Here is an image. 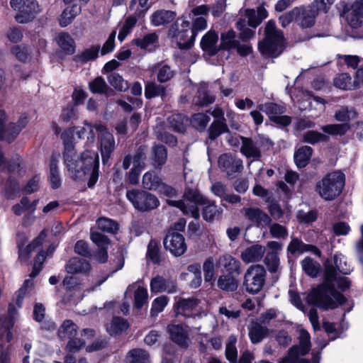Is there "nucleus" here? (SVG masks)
I'll list each match as a JSON object with an SVG mask.
<instances>
[{"label": "nucleus", "instance_id": "1", "mask_svg": "<svg viewBox=\"0 0 363 363\" xmlns=\"http://www.w3.org/2000/svg\"><path fill=\"white\" fill-rule=\"evenodd\" d=\"M83 127H72L62 133L65 152V162L69 174L74 180L83 181L88 179L89 187H92L99 179V155L94 151L85 150L80 157L75 156L72 152L74 145L69 140V136L75 133L79 138H87V143L93 144L95 134L98 133L97 127L101 124L91 125L85 122Z\"/></svg>", "mask_w": 363, "mask_h": 363}, {"label": "nucleus", "instance_id": "2", "mask_svg": "<svg viewBox=\"0 0 363 363\" xmlns=\"http://www.w3.org/2000/svg\"><path fill=\"white\" fill-rule=\"evenodd\" d=\"M335 287L345 290L350 281L340 274L333 267L325 268V282L314 288L308 294L306 301L323 310L334 309L345 301V296L335 290Z\"/></svg>", "mask_w": 363, "mask_h": 363}, {"label": "nucleus", "instance_id": "3", "mask_svg": "<svg viewBox=\"0 0 363 363\" xmlns=\"http://www.w3.org/2000/svg\"><path fill=\"white\" fill-rule=\"evenodd\" d=\"M167 203L170 206L179 208L184 214L190 215L194 218H199V206L204 205L203 217L206 221H213L218 218L223 211L214 202L207 200L193 186H186L183 199L167 200Z\"/></svg>", "mask_w": 363, "mask_h": 363}, {"label": "nucleus", "instance_id": "4", "mask_svg": "<svg viewBox=\"0 0 363 363\" xmlns=\"http://www.w3.org/2000/svg\"><path fill=\"white\" fill-rule=\"evenodd\" d=\"M264 34V38L259 43L260 52L267 57H278L286 48L283 32L277 28L274 20H269L266 24Z\"/></svg>", "mask_w": 363, "mask_h": 363}, {"label": "nucleus", "instance_id": "5", "mask_svg": "<svg viewBox=\"0 0 363 363\" xmlns=\"http://www.w3.org/2000/svg\"><path fill=\"white\" fill-rule=\"evenodd\" d=\"M345 183V174L335 171L328 173L316 184V191L326 201H331L342 192Z\"/></svg>", "mask_w": 363, "mask_h": 363}, {"label": "nucleus", "instance_id": "6", "mask_svg": "<svg viewBox=\"0 0 363 363\" xmlns=\"http://www.w3.org/2000/svg\"><path fill=\"white\" fill-rule=\"evenodd\" d=\"M174 308L177 315H182L186 318L206 315L207 311L206 303L196 298H176Z\"/></svg>", "mask_w": 363, "mask_h": 363}, {"label": "nucleus", "instance_id": "7", "mask_svg": "<svg viewBox=\"0 0 363 363\" xmlns=\"http://www.w3.org/2000/svg\"><path fill=\"white\" fill-rule=\"evenodd\" d=\"M11 8L17 11L16 21L19 23L32 21L42 9L35 0H11Z\"/></svg>", "mask_w": 363, "mask_h": 363}, {"label": "nucleus", "instance_id": "8", "mask_svg": "<svg viewBox=\"0 0 363 363\" xmlns=\"http://www.w3.org/2000/svg\"><path fill=\"white\" fill-rule=\"evenodd\" d=\"M126 197L135 209L143 212L153 210L160 205L158 199L145 190H128Z\"/></svg>", "mask_w": 363, "mask_h": 363}, {"label": "nucleus", "instance_id": "9", "mask_svg": "<svg viewBox=\"0 0 363 363\" xmlns=\"http://www.w3.org/2000/svg\"><path fill=\"white\" fill-rule=\"evenodd\" d=\"M266 270L261 264L250 266L244 277V286L247 291L251 294L258 293L265 283Z\"/></svg>", "mask_w": 363, "mask_h": 363}, {"label": "nucleus", "instance_id": "10", "mask_svg": "<svg viewBox=\"0 0 363 363\" xmlns=\"http://www.w3.org/2000/svg\"><path fill=\"white\" fill-rule=\"evenodd\" d=\"M14 325V314L13 306H10L9 314L5 318L0 319V363H10V354L8 348H1V343H9L12 339L11 329Z\"/></svg>", "mask_w": 363, "mask_h": 363}, {"label": "nucleus", "instance_id": "11", "mask_svg": "<svg viewBox=\"0 0 363 363\" xmlns=\"http://www.w3.org/2000/svg\"><path fill=\"white\" fill-rule=\"evenodd\" d=\"M299 346H293L289 351L283 363H298V355L306 354L311 349V337L308 331L301 328L298 330Z\"/></svg>", "mask_w": 363, "mask_h": 363}, {"label": "nucleus", "instance_id": "12", "mask_svg": "<svg viewBox=\"0 0 363 363\" xmlns=\"http://www.w3.org/2000/svg\"><path fill=\"white\" fill-rule=\"evenodd\" d=\"M97 129L102 162L106 164L115 149V140L113 135L104 125L98 126Z\"/></svg>", "mask_w": 363, "mask_h": 363}, {"label": "nucleus", "instance_id": "13", "mask_svg": "<svg viewBox=\"0 0 363 363\" xmlns=\"http://www.w3.org/2000/svg\"><path fill=\"white\" fill-rule=\"evenodd\" d=\"M166 250H169L174 256H181L186 250L184 236L179 232L169 230L164 240Z\"/></svg>", "mask_w": 363, "mask_h": 363}, {"label": "nucleus", "instance_id": "14", "mask_svg": "<svg viewBox=\"0 0 363 363\" xmlns=\"http://www.w3.org/2000/svg\"><path fill=\"white\" fill-rule=\"evenodd\" d=\"M257 108L259 111L264 112L271 121L278 124L286 126L291 123L290 117L282 115L285 111L283 106L270 102L259 104L258 105Z\"/></svg>", "mask_w": 363, "mask_h": 363}, {"label": "nucleus", "instance_id": "15", "mask_svg": "<svg viewBox=\"0 0 363 363\" xmlns=\"http://www.w3.org/2000/svg\"><path fill=\"white\" fill-rule=\"evenodd\" d=\"M219 169L226 173L228 177L240 173L243 169L242 160L230 153L221 155L218 158Z\"/></svg>", "mask_w": 363, "mask_h": 363}, {"label": "nucleus", "instance_id": "16", "mask_svg": "<svg viewBox=\"0 0 363 363\" xmlns=\"http://www.w3.org/2000/svg\"><path fill=\"white\" fill-rule=\"evenodd\" d=\"M175 24L169 31V35L174 38L177 42V46L180 49H188L193 45L195 38H192V34L189 38V23L184 21L182 24V28H177Z\"/></svg>", "mask_w": 363, "mask_h": 363}, {"label": "nucleus", "instance_id": "17", "mask_svg": "<svg viewBox=\"0 0 363 363\" xmlns=\"http://www.w3.org/2000/svg\"><path fill=\"white\" fill-rule=\"evenodd\" d=\"M347 23L351 28H358L363 25V0L354 1L345 11Z\"/></svg>", "mask_w": 363, "mask_h": 363}, {"label": "nucleus", "instance_id": "18", "mask_svg": "<svg viewBox=\"0 0 363 363\" xmlns=\"http://www.w3.org/2000/svg\"><path fill=\"white\" fill-rule=\"evenodd\" d=\"M150 286L151 292L154 294L162 292L174 294L178 290L176 281L165 279L159 275L151 279Z\"/></svg>", "mask_w": 363, "mask_h": 363}, {"label": "nucleus", "instance_id": "19", "mask_svg": "<svg viewBox=\"0 0 363 363\" xmlns=\"http://www.w3.org/2000/svg\"><path fill=\"white\" fill-rule=\"evenodd\" d=\"M28 122V116L26 113L21 115L17 124L9 123L6 125V130L1 131V140L7 142L13 141L21 130L26 127Z\"/></svg>", "mask_w": 363, "mask_h": 363}, {"label": "nucleus", "instance_id": "20", "mask_svg": "<svg viewBox=\"0 0 363 363\" xmlns=\"http://www.w3.org/2000/svg\"><path fill=\"white\" fill-rule=\"evenodd\" d=\"M242 211L246 218L257 227H264L271 223L270 217L258 208H245Z\"/></svg>", "mask_w": 363, "mask_h": 363}, {"label": "nucleus", "instance_id": "21", "mask_svg": "<svg viewBox=\"0 0 363 363\" xmlns=\"http://www.w3.org/2000/svg\"><path fill=\"white\" fill-rule=\"evenodd\" d=\"M218 41V34L214 30H210L201 38V48L209 56L215 55L220 50Z\"/></svg>", "mask_w": 363, "mask_h": 363}, {"label": "nucleus", "instance_id": "22", "mask_svg": "<svg viewBox=\"0 0 363 363\" xmlns=\"http://www.w3.org/2000/svg\"><path fill=\"white\" fill-rule=\"evenodd\" d=\"M240 140L242 141L240 152L242 155L253 160H259L261 157V150L258 146L256 139L253 140L250 138L241 136Z\"/></svg>", "mask_w": 363, "mask_h": 363}, {"label": "nucleus", "instance_id": "23", "mask_svg": "<svg viewBox=\"0 0 363 363\" xmlns=\"http://www.w3.org/2000/svg\"><path fill=\"white\" fill-rule=\"evenodd\" d=\"M167 329L171 339L174 342L182 347L188 346L189 327L172 324L168 325Z\"/></svg>", "mask_w": 363, "mask_h": 363}, {"label": "nucleus", "instance_id": "24", "mask_svg": "<svg viewBox=\"0 0 363 363\" xmlns=\"http://www.w3.org/2000/svg\"><path fill=\"white\" fill-rule=\"evenodd\" d=\"M145 154L143 149L140 150L135 153L133 157V167L129 172L128 182L132 184H136L139 181V175L141 170L144 168Z\"/></svg>", "mask_w": 363, "mask_h": 363}, {"label": "nucleus", "instance_id": "25", "mask_svg": "<svg viewBox=\"0 0 363 363\" xmlns=\"http://www.w3.org/2000/svg\"><path fill=\"white\" fill-rule=\"evenodd\" d=\"M265 253V247L261 245H254L245 248L240 257L245 263L257 262L262 260Z\"/></svg>", "mask_w": 363, "mask_h": 363}, {"label": "nucleus", "instance_id": "26", "mask_svg": "<svg viewBox=\"0 0 363 363\" xmlns=\"http://www.w3.org/2000/svg\"><path fill=\"white\" fill-rule=\"evenodd\" d=\"M132 291H134L135 306L137 308H140L147 301V290L140 282L137 281L128 286L125 294Z\"/></svg>", "mask_w": 363, "mask_h": 363}, {"label": "nucleus", "instance_id": "27", "mask_svg": "<svg viewBox=\"0 0 363 363\" xmlns=\"http://www.w3.org/2000/svg\"><path fill=\"white\" fill-rule=\"evenodd\" d=\"M245 13L248 25L252 28L257 27L268 16V12L264 5L259 6L257 12L254 9H246Z\"/></svg>", "mask_w": 363, "mask_h": 363}, {"label": "nucleus", "instance_id": "28", "mask_svg": "<svg viewBox=\"0 0 363 363\" xmlns=\"http://www.w3.org/2000/svg\"><path fill=\"white\" fill-rule=\"evenodd\" d=\"M176 16V13L174 11L158 10L151 15L150 21L154 26H161L172 22Z\"/></svg>", "mask_w": 363, "mask_h": 363}, {"label": "nucleus", "instance_id": "29", "mask_svg": "<svg viewBox=\"0 0 363 363\" xmlns=\"http://www.w3.org/2000/svg\"><path fill=\"white\" fill-rule=\"evenodd\" d=\"M65 269L69 274H85L90 271L91 267L86 260L73 257L69 260Z\"/></svg>", "mask_w": 363, "mask_h": 363}, {"label": "nucleus", "instance_id": "30", "mask_svg": "<svg viewBox=\"0 0 363 363\" xmlns=\"http://www.w3.org/2000/svg\"><path fill=\"white\" fill-rule=\"evenodd\" d=\"M288 251L291 254H301L304 252H312L313 254L320 256V250L313 245L304 244L298 238H293L287 247Z\"/></svg>", "mask_w": 363, "mask_h": 363}, {"label": "nucleus", "instance_id": "31", "mask_svg": "<svg viewBox=\"0 0 363 363\" xmlns=\"http://www.w3.org/2000/svg\"><path fill=\"white\" fill-rule=\"evenodd\" d=\"M55 41L60 49L67 55H72L75 52V43L72 36L65 32L58 33Z\"/></svg>", "mask_w": 363, "mask_h": 363}, {"label": "nucleus", "instance_id": "32", "mask_svg": "<svg viewBox=\"0 0 363 363\" xmlns=\"http://www.w3.org/2000/svg\"><path fill=\"white\" fill-rule=\"evenodd\" d=\"M334 86L342 90H353L358 87V82L347 73L337 74L333 79Z\"/></svg>", "mask_w": 363, "mask_h": 363}, {"label": "nucleus", "instance_id": "33", "mask_svg": "<svg viewBox=\"0 0 363 363\" xmlns=\"http://www.w3.org/2000/svg\"><path fill=\"white\" fill-rule=\"evenodd\" d=\"M78 327L71 320H65L62 322L57 330V335L61 340H68L76 336Z\"/></svg>", "mask_w": 363, "mask_h": 363}, {"label": "nucleus", "instance_id": "34", "mask_svg": "<svg viewBox=\"0 0 363 363\" xmlns=\"http://www.w3.org/2000/svg\"><path fill=\"white\" fill-rule=\"evenodd\" d=\"M81 12V7L77 4L67 6L59 18V23L62 27L70 24L74 18Z\"/></svg>", "mask_w": 363, "mask_h": 363}, {"label": "nucleus", "instance_id": "35", "mask_svg": "<svg viewBox=\"0 0 363 363\" xmlns=\"http://www.w3.org/2000/svg\"><path fill=\"white\" fill-rule=\"evenodd\" d=\"M218 265L223 267L226 272L233 273L235 272H238L240 263L230 255L225 254L218 258Z\"/></svg>", "mask_w": 363, "mask_h": 363}, {"label": "nucleus", "instance_id": "36", "mask_svg": "<svg viewBox=\"0 0 363 363\" xmlns=\"http://www.w3.org/2000/svg\"><path fill=\"white\" fill-rule=\"evenodd\" d=\"M315 13L312 10L299 8V13L296 16V22L300 27L303 28L312 27L315 23Z\"/></svg>", "mask_w": 363, "mask_h": 363}, {"label": "nucleus", "instance_id": "37", "mask_svg": "<svg viewBox=\"0 0 363 363\" xmlns=\"http://www.w3.org/2000/svg\"><path fill=\"white\" fill-rule=\"evenodd\" d=\"M126 361L128 363H150V355L145 350L135 348L128 352Z\"/></svg>", "mask_w": 363, "mask_h": 363}, {"label": "nucleus", "instance_id": "38", "mask_svg": "<svg viewBox=\"0 0 363 363\" xmlns=\"http://www.w3.org/2000/svg\"><path fill=\"white\" fill-rule=\"evenodd\" d=\"M357 118V113L352 107L342 106L339 108L335 113V118L343 123L350 124V121Z\"/></svg>", "mask_w": 363, "mask_h": 363}, {"label": "nucleus", "instance_id": "39", "mask_svg": "<svg viewBox=\"0 0 363 363\" xmlns=\"http://www.w3.org/2000/svg\"><path fill=\"white\" fill-rule=\"evenodd\" d=\"M239 41L236 39V33L233 30L223 32L220 35V49L230 50L235 49Z\"/></svg>", "mask_w": 363, "mask_h": 363}, {"label": "nucleus", "instance_id": "40", "mask_svg": "<svg viewBox=\"0 0 363 363\" xmlns=\"http://www.w3.org/2000/svg\"><path fill=\"white\" fill-rule=\"evenodd\" d=\"M46 238L45 230H43L38 238H36L32 243L26 247H21L19 248V258L21 261L27 260L28 255L33 252L37 247L40 246Z\"/></svg>", "mask_w": 363, "mask_h": 363}, {"label": "nucleus", "instance_id": "41", "mask_svg": "<svg viewBox=\"0 0 363 363\" xmlns=\"http://www.w3.org/2000/svg\"><path fill=\"white\" fill-rule=\"evenodd\" d=\"M313 150L309 146H303L298 148L294 154V160L298 167H304L309 162Z\"/></svg>", "mask_w": 363, "mask_h": 363}, {"label": "nucleus", "instance_id": "42", "mask_svg": "<svg viewBox=\"0 0 363 363\" xmlns=\"http://www.w3.org/2000/svg\"><path fill=\"white\" fill-rule=\"evenodd\" d=\"M38 201L35 200L30 202L28 197H23L19 203L13 206L12 211L16 216H21L26 211L33 213L35 210Z\"/></svg>", "mask_w": 363, "mask_h": 363}, {"label": "nucleus", "instance_id": "43", "mask_svg": "<svg viewBox=\"0 0 363 363\" xmlns=\"http://www.w3.org/2000/svg\"><path fill=\"white\" fill-rule=\"evenodd\" d=\"M208 138L211 140L216 139L222 133L228 131L225 121L222 120H214L208 128Z\"/></svg>", "mask_w": 363, "mask_h": 363}, {"label": "nucleus", "instance_id": "44", "mask_svg": "<svg viewBox=\"0 0 363 363\" xmlns=\"http://www.w3.org/2000/svg\"><path fill=\"white\" fill-rule=\"evenodd\" d=\"M269 330L259 324L252 325L249 330V336L252 343H258L267 336Z\"/></svg>", "mask_w": 363, "mask_h": 363}, {"label": "nucleus", "instance_id": "45", "mask_svg": "<svg viewBox=\"0 0 363 363\" xmlns=\"http://www.w3.org/2000/svg\"><path fill=\"white\" fill-rule=\"evenodd\" d=\"M109 84L117 91H125L129 88L128 81L125 80L122 76L116 72H111L108 76Z\"/></svg>", "mask_w": 363, "mask_h": 363}, {"label": "nucleus", "instance_id": "46", "mask_svg": "<svg viewBox=\"0 0 363 363\" xmlns=\"http://www.w3.org/2000/svg\"><path fill=\"white\" fill-rule=\"evenodd\" d=\"M160 178L154 172H146L142 180L143 186L148 190L155 191L161 183Z\"/></svg>", "mask_w": 363, "mask_h": 363}, {"label": "nucleus", "instance_id": "47", "mask_svg": "<svg viewBox=\"0 0 363 363\" xmlns=\"http://www.w3.org/2000/svg\"><path fill=\"white\" fill-rule=\"evenodd\" d=\"M145 95L147 99L165 95V87L155 82H148L145 87Z\"/></svg>", "mask_w": 363, "mask_h": 363}, {"label": "nucleus", "instance_id": "48", "mask_svg": "<svg viewBox=\"0 0 363 363\" xmlns=\"http://www.w3.org/2000/svg\"><path fill=\"white\" fill-rule=\"evenodd\" d=\"M238 283L236 279L230 274L222 275L218 280V286L225 291H234L238 288Z\"/></svg>", "mask_w": 363, "mask_h": 363}, {"label": "nucleus", "instance_id": "49", "mask_svg": "<svg viewBox=\"0 0 363 363\" xmlns=\"http://www.w3.org/2000/svg\"><path fill=\"white\" fill-rule=\"evenodd\" d=\"M137 21L138 19L135 16H130L126 18L118 35V38L120 41L122 42L125 40L126 36L131 32L132 29L135 27Z\"/></svg>", "mask_w": 363, "mask_h": 363}, {"label": "nucleus", "instance_id": "50", "mask_svg": "<svg viewBox=\"0 0 363 363\" xmlns=\"http://www.w3.org/2000/svg\"><path fill=\"white\" fill-rule=\"evenodd\" d=\"M350 129V125L348 123L330 124L324 125L321 130L330 135H344Z\"/></svg>", "mask_w": 363, "mask_h": 363}, {"label": "nucleus", "instance_id": "51", "mask_svg": "<svg viewBox=\"0 0 363 363\" xmlns=\"http://www.w3.org/2000/svg\"><path fill=\"white\" fill-rule=\"evenodd\" d=\"M303 270L311 277H316L320 272V264L310 257H306L301 262Z\"/></svg>", "mask_w": 363, "mask_h": 363}, {"label": "nucleus", "instance_id": "52", "mask_svg": "<svg viewBox=\"0 0 363 363\" xmlns=\"http://www.w3.org/2000/svg\"><path fill=\"white\" fill-rule=\"evenodd\" d=\"M128 326L129 325L125 319L121 318H113L110 326L108 328V331L111 335H116L127 330Z\"/></svg>", "mask_w": 363, "mask_h": 363}, {"label": "nucleus", "instance_id": "53", "mask_svg": "<svg viewBox=\"0 0 363 363\" xmlns=\"http://www.w3.org/2000/svg\"><path fill=\"white\" fill-rule=\"evenodd\" d=\"M167 150L163 145H155L152 150V160L155 167L164 164L167 160Z\"/></svg>", "mask_w": 363, "mask_h": 363}, {"label": "nucleus", "instance_id": "54", "mask_svg": "<svg viewBox=\"0 0 363 363\" xmlns=\"http://www.w3.org/2000/svg\"><path fill=\"white\" fill-rule=\"evenodd\" d=\"M169 301V298L166 296H160L156 298L152 303L150 313L152 315H157L162 312Z\"/></svg>", "mask_w": 363, "mask_h": 363}, {"label": "nucleus", "instance_id": "55", "mask_svg": "<svg viewBox=\"0 0 363 363\" xmlns=\"http://www.w3.org/2000/svg\"><path fill=\"white\" fill-rule=\"evenodd\" d=\"M98 228L107 233H114L118 230V224L114 220L107 218H101L97 220Z\"/></svg>", "mask_w": 363, "mask_h": 363}, {"label": "nucleus", "instance_id": "56", "mask_svg": "<svg viewBox=\"0 0 363 363\" xmlns=\"http://www.w3.org/2000/svg\"><path fill=\"white\" fill-rule=\"evenodd\" d=\"M210 121V117L205 113H198L192 116L191 123L196 129L204 130Z\"/></svg>", "mask_w": 363, "mask_h": 363}, {"label": "nucleus", "instance_id": "57", "mask_svg": "<svg viewBox=\"0 0 363 363\" xmlns=\"http://www.w3.org/2000/svg\"><path fill=\"white\" fill-rule=\"evenodd\" d=\"M50 178L51 185L53 189H57L60 186L61 182L57 170V161L54 158L50 161Z\"/></svg>", "mask_w": 363, "mask_h": 363}, {"label": "nucleus", "instance_id": "58", "mask_svg": "<svg viewBox=\"0 0 363 363\" xmlns=\"http://www.w3.org/2000/svg\"><path fill=\"white\" fill-rule=\"evenodd\" d=\"M298 13L299 8H294L279 17V23L283 28L287 27L294 19L296 20V16H298Z\"/></svg>", "mask_w": 363, "mask_h": 363}, {"label": "nucleus", "instance_id": "59", "mask_svg": "<svg viewBox=\"0 0 363 363\" xmlns=\"http://www.w3.org/2000/svg\"><path fill=\"white\" fill-rule=\"evenodd\" d=\"M203 270L205 281L208 282L212 281L215 275V264L212 257H208L203 262Z\"/></svg>", "mask_w": 363, "mask_h": 363}, {"label": "nucleus", "instance_id": "60", "mask_svg": "<svg viewBox=\"0 0 363 363\" xmlns=\"http://www.w3.org/2000/svg\"><path fill=\"white\" fill-rule=\"evenodd\" d=\"M99 48L91 47L85 50L81 54L75 57L76 60L81 62H86L89 60H93L98 57Z\"/></svg>", "mask_w": 363, "mask_h": 363}, {"label": "nucleus", "instance_id": "61", "mask_svg": "<svg viewBox=\"0 0 363 363\" xmlns=\"http://www.w3.org/2000/svg\"><path fill=\"white\" fill-rule=\"evenodd\" d=\"M264 262L269 272H277L279 265V259L277 253L275 252H268L266 255Z\"/></svg>", "mask_w": 363, "mask_h": 363}, {"label": "nucleus", "instance_id": "62", "mask_svg": "<svg viewBox=\"0 0 363 363\" xmlns=\"http://www.w3.org/2000/svg\"><path fill=\"white\" fill-rule=\"evenodd\" d=\"M158 40V36L155 33H148L142 39H136L135 43L138 47L146 49L149 46L154 45Z\"/></svg>", "mask_w": 363, "mask_h": 363}, {"label": "nucleus", "instance_id": "63", "mask_svg": "<svg viewBox=\"0 0 363 363\" xmlns=\"http://www.w3.org/2000/svg\"><path fill=\"white\" fill-rule=\"evenodd\" d=\"M236 339L234 337H230L229 342L226 345L225 355L226 358L231 362L237 361V349L235 347Z\"/></svg>", "mask_w": 363, "mask_h": 363}, {"label": "nucleus", "instance_id": "64", "mask_svg": "<svg viewBox=\"0 0 363 363\" xmlns=\"http://www.w3.org/2000/svg\"><path fill=\"white\" fill-rule=\"evenodd\" d=\"M91 241L96 245L99 249H107L109 240L106 236L98 233L92 232L90 235Z\"/></svg>", "mask_w": 363, "mask_h": 363}]
</instances>
